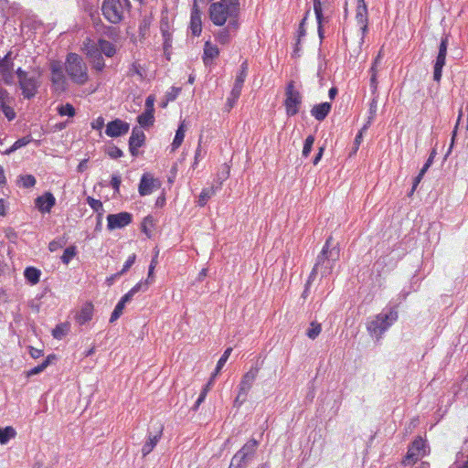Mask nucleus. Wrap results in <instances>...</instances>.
<instances>
[{
    "mask_svg": "<svg viewBox=\"0 0 468 468\" xmlns=\"http://www.w3.org/2000/svg\"><path fill=\"white\" fill-rule=\"evenodd\" d=\"M340 249L338 244H334L332 236L328 237L322 250L317 255L315 263L306 282L307 287L314 282L315 276L320 273L321 277H327L332 274L333 270L339 261Z\"/></svg>",
    "mask_w": 468,
    "mask_h": 468,
    "instance_id": "obj_1",
    "label": "nucleus"
},
{
    "mask_svg": "<svg viewBox=\"0 0 468 468\" xmlns=\"http://www.w3.org/2000/svg\"><path fill=\"white\" fill-rule=\"evenodd\" d=\"M398 305H387L383 311L367 321V330L371 336L377 340L382 337V335L398 320Z\"/></svg>",
    "mask_w": 468,
    "mask_h": 468,
    "instance_id": "obj_2",
    "label": "nucleus"
},
{
    "mask_svg": "<svg viewBox=\"0 0 468 468\" xmlns=\"http://www.w3.org/2000/svg\"><path fill=\"white\" fill-rule=\"evenodd\" d=\"M65 70L76 84L83 85L88 80L87 66L81 57L76 53L68 54Z\"/></svg>",
    "mask_w": 468,
    "mask_h": 468,
    "instance_id": "obj_3",
    "label": "nucleus"
},
{
    "mask_svg": "<svg viewBox=\"0 0 468 468\" xmlns=\"http://www.w3.org/2000/svg\"><path fill=\"white\" fill-rule=\"evenodd\" d=\"M129 7V0H103L101 12L107 21L116 25L122 21L124 9Z\"/></svg>",
    "mask_w": 468,
    "mask_h": 468,
    "instance_id": "obj_4",
    "label": "nucleus"
},
{
    "mask_svg": "<svg viewBox=\"0 0 468 468\" xmlns=\"http://www.w3.org/2000/svg\"><path fill=\"white\" fill-rule=\"evenodd\" d=\"M52 90L56 93H62L68 89V80L64 74V67L60 61L50 62Z\"/></svg>",
    "mask_w": 468,
    "mask_h": 468,
    "instance_id": "obj_5",
    "label": "nucleus"
},
{
    "mask_svg": "<svg viewBox=\"0 0 468 468\" xmlns=\"http://www.w3.org/2000/svg\"><path fill=\"white\" fill-rule=\"evenodd\" d=\"M259 442L255 439H250L242 448L232 457V466L245 468L250 462L256 452Z\"/></svg>",
    "mask_w": 468,
    "mask_h": 468,
    "instance_id": "obj_6",
    "label": "nucleus"
},
{
    "mask_svg": "<svg viewBox=\"0 0 468 468\" xmlns=\"http://www.w3.org/2000/svg\"><path fill=\"white\" fill-rule=\"evenodd\" d=\"M284 106L289 116L298 113L299 107L302 103V95L299 90L294 88V81L291 80L285 90Z\"/></svg>",
    "mask_w": 468,
    "mask_h": 468,
    "instance_id": "obj_7",
    "label": "nucleus"
},
{
    "mask_svg": "<svg viewBox=\"0 0 468 468\" xmlns=\"http://www.w3.org/2000/svg\"><path fill=\"white\" fill-rule=\"evenodd\" d=\"M260 371V367L257 364L255 367H252L242 378L239 383V389L238 396L235 399V403L241 405L247 399V395L250 389L252 387L253 382L255 381L258 373Z\"/></svg>",
    "mask_w": 468,
    "mask_h": 468,
    "instance_id": "obj_8",
    "label": "nucleus"
},
{
    "mask_svg": "<svg viewBox=\"0 0 468 468\" xmlns=\"http://www.w3.org/2000/svg\"><path fill=\"white\" fill-rule=\"evenodd\" d=\"M425 441L421 437L416 438L408 449V452L403 460L405 465L414 464L425 453Z\"/></svg>",
    "mask_w": 468,
    "mask_h": 468,
    "instance_id": "obj_9",
    "label": "nucleus"
},
{
    "mask_svg": "<svg viewBox=\"0 0 468 468\" xmlns=\"http://www.w3.org/2000/svg\"><path fill=\"white\" fill-rule=\"evenodd\" d=\"M239 27V22L236 20L229 21L225 27L218 29L214 32L215 40L221 44L226 45L229 44L232 38V37L236 34Z\"/></svg>",
    "mask_w": 468,
    "mask_h": 468,
    "instance_id": "obj_10",
    "label": "nucleus"
},
{
    "mask_svg": "<svg viewBox=\"0 0 468 468\" xmlns=\"http://www.w3.org/2000/svg\"><path fill=\"white\" fill-rule=\"evenodd\" d=\"M160 187L161 182L159 179L154 178L149 173H144L141 177L138 191L140 196L144 197Z\"/></svg>",
    "mask_w": 468,
    "mask_h": 468,
    "instance_id": "obj_11",
    "label": "nucleus"
},
{
    "mask_svg": "<svg viewBox=\"0 0 468 468\" xmlns=\"http://www.w3.org/2000/svg\"><path fill=\"white\" fill-rule=\"evenodd\" d=\"M19 86L22 90L24 98L29 100L37 94V88L39 87V81L36 76L27 75L19 82Z\"/></svg>",
    "mask_w": 468,
    "mask_h": 468,
    "instance_id": "obj_12",
    "label": "nucleus"
},
{
    "mask_svg": "<svg viewBox=\"0 0 468 468\" xmlns=\"http://www.w3.org/2000/svg\"><path fill=\"white\" fill-rule=\"evenodd\" d=\"M107 227L109 229H122L132 222V214L128 212H120L107 216Z\"/></svg>",
    "mask_w": 468,
    "mask_h": 468,
    "instance_id": "obj_13",
    "label": "nucleus"
},
{
    "mask_svg": "<svg viewBox=\"0 0 468 468\" xmlns=\"http://www.w3.org/2000/svg\"><path fill=\"white\" fill-rule=\"evenodd\" d=\"M145 141V134L141 127H134L133 129L131 137L129 139V150L133 156L138 154V148L143 146Z\"/></svg>",
    "mask_w": 468,
    "mask_h": 468,
    "instance_id": "obj_14",
    "label": "nucleus"
},
{
    "mask_svg": "<svg viewBox=\"0 0 468 468\" xmlns=\"http://www.w3.org/2000/svg\"><path fill=\"white\" fill-rule=\"evenodd\" d=\"M130 125L120 119H115L107 124L105 133L110 137H118L129 132Z\"/></svg>",
    "mask_w": 468,
    "mask_h": 468,
    "instance_id": "obj_15",
    "label": "nucleus"
},
{
    "mask_svg": "<svg viewBox=\"0 0 468 468\" xmlns=\"http://www.w3.org/2000/svg\"><path fill=\"white\" fill-rule=\"evenodd\" d=\"M55 204L56 198L50 192H46L35 199V205L41 213H49Z\"/></svg>",
    "mask_w": 468,
    "mask_h": 468,
    "instance_id": "obj_16",
    "label": "nucleus"
},
{
    "mask_svg": "<svg viewBox=\"0 0 468 468\" xmlns=\"http://www.w3.org/2000/svg\"><path fill=\"white\" fill-rule=\"evenodd\" d=\"M248 69H249L248 62L244 61L240 66L239 72L236 76L235 82H234L233 88L231 90V95L233 96V100L239 99V97L240 96L243 83L248 75Z\"/></svg>",
    "mask_w": 468,
    "mask_h": 468,
    "instance_id": "obj_17",
    "label": "nucleus"
},
{
    "mask_svg": "<svg viewBox=\"0 0 468 468\" xmlns=\"http://www.w3.org/2000/svg\"><path fill=\"white\" fill-rule=\"evenodd\" d=\"M190 29L194 36L198 37L202 32L201 11L195 3L191 10Z\"/></svg>",
    "mask_w": 468,
    "mask_h": 468,
    "instance_id": "obj_18",
    "label": "nucleus"
},
{
    "mask_svg": "<svg viewBox=\"0 0 468 468\" xmlns=\"http://www.w3.org/2000/svg\"><path fill=\"white\" fill-rule=\"evenodd\" d=\"M93 314V305L91 303H86L80 311L76 314V321L80 324H85L91 320Z\"/></svg>",
    "mask_w": 468,
    "mask_h": 468,
    "instance_id": "obj_19",
    "label": "nucleus"
},
{
    "mask_svg": "<svg viewBox=\"0 0 468 468\" xmlns=\"http://www.w3.org/2000/svg\"><path fill=\"white\" fill-rule=\"evenodd\" d=\"M332 108V104L330 102H323L320 104L314 105L311 110V114L317 121H323L326 118L328 113L330 112Z\"/></svg>",
    "mask_w": 468,
    "mask_h": 468,
    "instance_id": "obj_20",
    "label": "nucleus"
},
{
    "mask_svg": "<svg viewBox=\"0 0 468 468\" xmlns=\"http://www.w3.org/2000/svg\"><path fill=\"white\" fill-rule=\"evenodd\" d=\"M219 55V49L216 45L207 41L204 45L203 62L209 65L211 61Z\"/></svg>",
    "mask_w": 468,
    "mask_h": 468,
    "instance_id": "obj_21",
    "label": "nucleus"
},
{
    "mask_svg": "<svg viewBox=\"0 0 468 468\" xmlns=\"http://www.w3.org/2000/svg\"><path fill=\"white\" fill-rule=\"evenodd\" d=\"M162 432H163V427H160L157 434H155V435L150 434L149 435L148 440L145 441V443L144 444V446L142 448L143 456H146L154 450V448L156 446L157 442L159 441V440L162 436Z\"/></svg>",
    "mask_w": 468,
    "mask_h": 468,
    "instance_id": "obj_22",
    "label": "nucleus"
},
{
    "mask_svg": "<svg viewBox=\"0 0 468 468\" xmlns=\"http://www.w3.org/2000/svg\"><path fill=\"white\" fill-rule=\"evenodd\" d=\"M148 289V281H141L137 284H135L127 293H125L122 298L121 302L126 304L131 302L133 297L138 292H145Z\"/></svg>",
    "mask_w": 468,
    "mask_h": 468,
    "instance_id": "obj_23",
    "label": "nucleus"
},
{
    "mask_svg": "<svg viewBox=\"0 0 468 468\" xmlns=\"http://www.w3.org/2000/svg\"><path fill=\"white\" fill-rule=\"evenodd\" d=\"M356 20L357 25L368 24L367 7L365 0H357V6L356 12Z\"/></svg>",
    "mask_w": 468,
    "mask_h": 468,
    "instance_id": "obj_24",
    "label": "nucleus"
},
{
    "mask_svg": "<svg viewBox=\"0 0 468 468\" xmlns=\"http://www.w3.org/2000/svg\"><path fill=\"white\" fill-rule=\"evenodd\" d=\"M331 0H314V10L317 24H323L324 17L323 9L330 5Z\"/></svg>",
    "mask_w": 468,
    "mask_h": 468,
    "instance_id": "obj_25",
    "label": "nucleus"
},
{
    "mask_svg": "<svg viewBox=\"0 0 468 468\" xmlns=\"http://www.w3.org/2000/svg\"><path fill=\"white\" fill-rule=\"evenodd\" d=\"M98 45L101 50V55L104 54L108 58H112L116 53L115 46L108 40L99 39Z\"/></svg>",
    "mask_w": 468,
    "mask_h": 468,
    "instance_id": "obj_26",
    "label": "nucleus"
},
{
    "mask_svg": "<svg viewBox=\"0 0 468 468\" xmlns=\"http://www.w3.org/2000/svg\"><path fill=\"white\" fill-rule=\"evenodd\" d=\"M446 56H437L434 63L433 80L440 82L442 75V69L445 65Z\"/></svg>",
    "mask_w": 468,
    "mask_h": 468,
    "instance_id": "obj_27",
    "label": "nucleus"
},
{
    "mask_svg": "<svg viewBox=\"0 0 468 468\" xmlns=\"http://www.w3.org/2000/svg\"><path fill=\"white\" fill-rule=\"evenodd\" d=\"M69 323H60L52 330V335L55 339L61 340L69 334Z\"/></svg>",
    "mask_w": 468,
    "mask_h": 468,
    "instance_id": "obj_28",
    "label": "nucleus"
},
{
    "mask_svg": "<svg viewBox=\"0 0 468 468\" xmlns=\"http://www.w3.org/2000/svg\"><path fill=\"white\" fill-rule=\"evenodd\" d=\"M24 275L28 282L37 284L39 282L41 271L35 267H27Z\"/></svg>",
    "mask_w": 468,
    "mask_h": 468,
    "instance_id": "obj_29",
    "label": "nucleus"
},
{
    "mask_svg": "<svg viewBox=\"0 0 468 468\" xmlns=\"http://www.w3.org/2000/svg\"><path fill=\"white\" fill-rule=\"evenodd\" d=\"M137 121L142 127H147L154 122V109H146L144 112L137 117Z\"/></svg>",
    "mask_w": 468,
    "mask_h": 468,
    "instance_id": "obj_30",
    "label": "nucleus"
},
{
    "mask_svg": "<svg viewBox=\"0 0 468 468\" xmlns=\"http://www.w3.org/2000/svg\"><path fill=\"white\" fill-rule=\"evenodd\" d=\"M215 194L216 188L214 186H209L202 189L197 200L198 206L204 207L207 204V200L210 199Z\"/></svg>",
    "mask_w": 468,
    "mask_h": 468,
    "instance_id": "obj_31",
    "label": "nucleus"
},
{
    "mask_svg": "<svg viewBox=\"0 0 468 468\" xmlns=\"http://www.w3.org/2000/svg\"><path fill=\"white\" fill-rule=\"evenodd\" d=\"M16 435V431L11 426L0 428V443L6 444L9 441V440L15 438Z\"/></svg>",
    "mask_w": 468,
    "mask_h": 468,
    "instance_id": "obj_32",
    "label": "nucleus"
},
{
    "mask_svg": "<svg viewBox=\"0 0 468 468\" xmlns=\"http://www.w3.org/2000/svg\"><path fill=\"white\" fill-rule=\"evenodd\" d=\"M370 73V83L369 87L371 90V93L373 96L378 95V69H376L375 67H371L369 69Z\"/></svg>",
    "mask_w": 468,
    "mask_h": 468,
    "instance_id": "obj_33",
    "label": "nucleus"
},
{
    "mask_svg": "<svg viewBox=\"0 0 468 468\" xmlns=\"http://www.w3.org/2000/svg\"><path fill=\"white\" fill-rule=\"evenodd\" d=\"M56 358V356L55 355H49L48 356H47V358L38 366L33 367L29 372H28V375L29 376H33V375H37V374H39L40 372H42L43 370H45L47 368V367L50 364L51 360L52 359H55Z\"/></svg>",
    "mask_w": 468,
    "mask_h": 468,
    "instance_id": "obj_34",
    "label": "nucleus"
},
{
    "mask_svg": "<svg viewBox=\"0 0 468 468\" xmlns=\"http://www.w3.org/2000/svg\"><path fill=\"white\" fill-rule=\"evenodd\" d=\"M85 51L87 56L90 58V61L94 58H99L101 55V50L99 45L88 43L85 45Z\"/></svg>",
    "mask_w": 468,
    "mask_h": 468,
    "instance_id": "obj_35",
    "label": "nucleus"
},
{
    "mask_svg": "<svg viewBox=\"0 0 468 468\" xmlns=\"http://www.w3.org/2000/svg\"><path fill=\"white\" fill-rule=\"evenodd\" d=\"M77 255V248L76 246H69L65 249L62 256H61V261L64 264H69V261Z\"/></svg>",
    "mask_w": 468,
    "mask_h": 468,
    "instance_id": "obj_36",
    "label": "nucleus"
},
{
    "mask_svg": "<svg viewBox=\"0 0 468 468\" xmlns=\"http://www.w3.org/2000/svg\"><path fill=\"white\" fill-rule=\"evenodd\" d=\"M184 137H185V130H184V124L182 123L176 130L175 138L173 140V143H172L173 150H176L182 144Z\"/></svg>",
    "mask_w": 468,
    "mask_h": 468,
    "instance_id": "obj_37",
    "label": "nucleus"
},
{
    "mask_svg": "<svg viewBox=\"0 0 468 468\" xmlns=\"http://www.w3.org/2000/svg\"><path fill=\"white\" fill-rule=\"evenodd\" d=\"M231 352H232V348L231 347H229V348H227L225 350V352L223 353V355L221 356V357L218 361V364H217V367H216V369H215V372H214V376H217L220 372V370L224 367L225 363L227 362L229 356H230Z\"/></svg>",
    "mask_w": 468,
    "mask_h": 468,
    "instance_id": "obj_38",
    "label": "nucleus"
},
{
    "mask_svg": "<svg viewBox=\"0 0 468 468\" xmlns=\"http://www.w3.org/2000/svg\"><path fill=\"white\" fill-rule=\"evenodd\" d=\"M58 112L61 116L73 117L75 115V109L70 103H66L58 107Z\"/></svg>",
    "mask_w": 468,
    "mask_h": 468,
    "instance_id": "obj_39",
    "label": "nucleus"
},
{
    "mask_svg": "<svg viewBox=\"0 0 468 468\" xmlns=\"http://www.w3.org/2000/svg\"><path fill=\"white\" fill-rule=\"evenodd\" d=\"M322 327L321 324L315 322H312L310 324V328L307 330L306 335L311 339H315L319 334L321 333Z\"/></svg>",
    "mask_w": 468,
    "mask_h": 468,
    "instance_id": "obj_40",
    "label": "nucleus"
},
{
    "mask_svg": "<svg viewBox=\"0 0 468 468\" xmlns=\"http://www.w3.org/2000/svg\"><path fill=\"white\" fill-rule=\"evenodd\" d=\"M378 95L373 96V99L370 102V107H369L370 116L368 117L367 123L363 127L362 130H366L367 128V125L370 124L371 121L373 120L374 116L376 115L377 108H378Z\"/></svg>",
    "mask_w": 468,
    "mask_h": 468,
    "instance_id": "obj_41",
    "label": "nucleus"
},
{
    "mask_svg": "<svg viewBox=\"0 0 468 468\" xmlns=\"http://www.w3.org/2000/svg\"><path fill=\"white\" fill-rule=\"evenodd\" d=\"M124 307H125V304L123 303H122L121 301H119L118 303L116 304L113 312L111 314L110 323H113L117 319L120 318V316L122 314Z\"/></svg>",
    "mask_w": 468,
    "mask_h": 468,
    "instance_id": "obj_42",
    "label": "nucleus"
},
{
    "mask_svg": "<svg viewBox=\"0 0 468 468\" xmlns=\"http://www.w3.org/2000/svg\"><path fill=\"white\" fill-rule=\"evenodd\" d=\"M314 135H309L306 137L304 144H303V156L307 157L310 154L313 145H314Z\"/></svg>",
    "mask_w": 468,
    "mask_h": 468,
    "instance_id": "obj_43",
    "label": "nucleus"
},
{
    "mask_svg": "<svg viewBox=\"0 0 468 468\" xmlns=\"http://www.w3.org/2000/svg\"><path fill=\"white\" fill-rule=\"evenodd\" d=\"M21 181L23 186L27 188L33 187L37 183L36 178L32 175H26L21 176Z\"/></svg>",
    "mask_w": 468,
    "mask_h": 468,
    "instance_id": "obj_44",
    "label": "nucleus"
},
{
    "mask_svg": "<svg viewBox=\"0 0 468 468\" xmlns=\"http://www.w3.org/2000/svg\"><path fill=\"white\" fill-rule=\"evenodd\" d=\"M87 203L96 212L102 210L103 206H102V203L101 200H98V199L89 197L87 198Z\"/></svg>",
    "mask_w": 468,
    "mask_h": 468,
    "instance_id": "obj_45",
    "label": "nucleus"
},
{
    "mask_svg": "<svg viewBox=\"0 0 468 468\" xmlns=\"http://www.w3.org/2000/svg\"><path fill=\"white\" fill-rule=\"evenodd\" d=\"M107 154L112 159H117V158L122 156V154H123L122 151L115 145L110 146L107 150Z\"/></svg>",
    "mask_w": 468,
    "mask_h": 468,
    "instance_id": "obj_46",
    "label": "nucleus"
},
{
    "mask_svg": "<svg viewBox=\"0 0 468 468\" xmlns=\"http://www.w3.org/2000/svg\"><path fill=\"white\" fill-rule=\"evenodd\" d=\"M1 111L3 112V113L5 114V116L9 120V121H12L16 118V112L14 111V109L9 106L8 104L6 105H2L0 107Z\"/></svg>",
    "mask_w": 468,
    "mask_h": 468,
    "instance_id": "obj_47",
    "label": "nucleus"
},
{
    "mask_svg": "<svg viewBox=\"0 0 468 468\" xmlns=\"http://www.w3.org/2000/svg\"><path fill=\"white\" fill-rule=\"evenodd\" d=\"M447 48H448V37L445 36L441 37V43L439 46V52L437 56H446L447 55Z\"/></svg>",
    "mask_w": 468,
    "mask_h": 468,
    "instance_id": "obj_48",
    "label": "nucleus"
},
{
    "mask_svg": "<svg viewBox=\"0 0 468 468\" xmlns=\"http://www.w3.org/2000/svg\"><path fill=\"white\" fill-rule=\"evenodd\" d=\"M11 100L8 91L5 89H0V107L9 104Z\"/></svg>",
    "mask_w": 468,
    "mask_h": 468,
    "instance_id": "obj_49",
    "label": "nucleus"
},
{
    "mask_svg": "<svg viewBox=\"0 0 468 468\" xmlns=\"http://www.w3.org/2000/svg\"><path fill=\"white\" fill-rule=\"evenodd\" d=\"M0 76L5 84L11 85L14 83L13 71L0 72Z\"/></svg>",
    "mask_w": 468,
    "mask_h": 468,
    "instance_id": "obj_50",
    "label": "nucleus"
},
{
    "mask_svg": "<svg viewBox=\"0 0 468 468\" xmlns=\"http://www.w3.org/2000/svg\"><path fill=\"white\" fill-rule=\"evenodd\" d=\"M91 63L92 67L98 71H101L105 67L102 56H100L99 58L92 59Z\"/></svg>",
    "mask_w": 468,
    "mask_h": 468,
    "instance_id": "obj_51",
    "label": "nucleus"
},
{
    "mask_svg": "<svg viewBox=\"0 0 468 468\" xmlns=\"http://www.w3.org/2000/svg\"><path fill=\"white\" fill-rule=\"evenodd\" d=\"M121 182L122 179L120 175L114 174L112 176L111 186L115 190V192H119Z\"/></svg>",
    "mask_w": 468,
    "mask_h": 468,
    "instance_id": "obj_52",
    "label": "nucleus"
},
{
    "mask_svg": "<svg viewBox=\"0 0 468 468\" xmlns=\"http://www.w3.org/2000/svg\"><path fill=\"white\" fill-rule=\"evenodd\" d=\"M135 259H136V255L135 254H132V255H130L128 257V259L126 260L125 263L123 264L122 269L121 270L123 274L125 272H127L128 270L133 266V264L135 261Z\"/></svg>",
    "mask_w": 468,
    "mask_h": 468,
    "instance_id": "obj_53",
    "label": "nucleus"
},
{
    "mask_svg": "<svg viewBox=\"0 0 468 468\" xmlns=\"http://www.w3.org/2000/svg\"><path fill=\"white\" fill-rule=\"evenodd\" d=\"M148 225H150L151 227H153V218L152 217L148 216L146 218H144V222L142 224V230L148 236L150 237V234L148 232Z\"/></svg>",
    "mask_w": 468,
    "mask_h": 468,
    "instance_id": "obj_54",
    "label": "nucleus"
},
{
    "mask_svg": "<svg viewBox=\"0 0 468 468\" xmlns=\"http://www.w3.org/2000/svg\"><path fill=\"white\" fill-rule=\"evenodd\" d=\"M14 63L0 60V72L13 71Z\"/></svg>",
    "mask_w": 468,
    "mask_h": 468,
    "instance_id": "obj_55",
    "label": "nucleus"
},
{
    "mask_svg": "<svg viewBox=\"0 0 468 468\" xmlns=\"http://www.w3.org/2000/svg\"><path fill=\"white\" fill-rule=\"evenodd\" d=\"M104 126V119L100 116L91 122V127L94 130H101Z\"/></svg>",
    "mask_w": 468,
    "mask_h": 468,
    "instance_id": "obj_56",
    "label": "nucleus"
},
{
    "mask_svg": "<svg viewBox=\"0 0 468 468\" xmlns=\"http://www.w3.org/2000/svg\"><path fill=\"white\" fill-rule=\"evenodd\" d=\"M30 142V139H28L27 137H22L18 140H16L13 145L15 146V148L17 150L21 147H24L26 146L28 143Z\"/></svg>",
    "mask_w": 468,
    "mask_h": 468,
    "instance_id": "obj_57",
    "label": "nucleus"
},
{
    "mask_svg": "<svg viewBox=\"0 0 468 468\" xmlns=\"http://www.w3.org/2000/svg\"><path fill=\"white\" fill-rule=\"evenodd\" d=\"M122 275H123V273L122 272V271H118V272H116V273H114V274L111 275L110 277H108V278L106 279V283H107V285H108V286H112V285L114 283V282H115L117 279H119Z\"/></svg>",
    "mask_w": 468,
    "mask_h": 468,
    "instance_id": "obj_58",
    "label": "nucleus"
},
{
    "mask_svg": "<svg viewBox=\"0 0 468 468\" xmlns=\"http://www.w3.org/2000/svg\"><path fill=\"white\" fill-rule=\"evenodd\" d=\"M65 244V242L63 241H60V240H53L51 241L49 244H48V249L50 251H55L57 250L58 249L61 248L63 245Z\"/></svg>",
    "mask_w": 468,
    "mask_h": 468,
    "instance_id": "obj_59",
    "label": "nucleus"
},
{
    "mask_svg": "<svg viewBox=\"0 0 468 468\" xmlns=\"http://www.w3.org/2000/svg\"><path fill=\"white\" fill-rule=\"evenodd\" d=\"M207 394L206 391H201L200 394H199V397L198 399H197L196 403H195V406H194V409L197 410L199 405L205 400L206 397H207Z\"/></svg>",
    "mask_w": 468,
    "mask_h": 468,
    "instance_id": "obj_60",
    "label": "nucleus"
},
{
    "mask_svg": "<svg viewBox=\"0 0 468 468\" xmlns=\"http://www.w3.org/2000/svg\"><path fill=\"white\" fill-rule=\"evenodd\" d=\"M360 31H361V35H362L361 36V39H360V44H363L364 43L365 35L368 31V24L360 25Z\"/></svg>",
    "mask_w": 468,
    "mask_h": 468,
    "instance_id": "obj_61",
    "label": "nucleus"
},
{
    "mask_svg": "<svg viewBox=\"0 0 468 468\" xmlns=\"http://www.w3.org/2000/svg\"><path fill=\"white\" fill-rule=\"evenodd\" d=\"M29 353L33 358H38L42 356V350L34 347H30Z\"/></svg>",
    "mask_w": 468,
    "mask_h": 468,
    "instance_id": "obj_62",
    "label": "nucleus"
},
{
    "mask_svg": "<svg viewBox=\"0 0 468 468\" xmlns=\"http://www.w3.org/2000/svg\"><path fill=\"white\" fill-rule=\"evenodd\" d=\"M16 74L18 78V81L20 82L24 78H26L28 73L25 70H23L21 68H18L16 70Z\"/></svg>",
    "mask_w": 468,
    "mask_h": 468,
    "instance_id": "obj_63",
    "label": "nucleus"
},
{
    "mask_svg": "<svg viewBox=\"0 0 468 468\" xmlns=\"http://www.w3.org/2000/svg\"><path fill=\"white\" fill-rule=\"evenodd\" d=\"M323 153H324V147H320L317 154L315 155V157L313 161V164L314 165H316L319 163V161L321 160V158L323 156Z\"/></svg>",
    "mask_w": 468,
    "mask_h": 468,
    "instance_id": "obj_64",
    "label": "nucleus"
}]
</instances>
